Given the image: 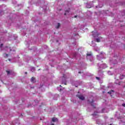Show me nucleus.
<instances>
[{"mask_svg":"<svg viewBox=\"0 0 125 125\" xmlns=\"http://www.w3.org/2000/svg\"><path fill=\"white\" fill-rule=\"evenodd\" d=\"M110 125H112V124H110Z\"/></svg>","mask_w":125,"mask_h":125,"instance_id":"c756f323","label":"nucleus"},{"mask_svg":"<svg viewBox=\"0 0 125 125\" xmlns=\"http://www.w3.org/2000/svg\"><path fill=\"white\" fill-rule=\"evenodd\" d=\"M3 56L6 58L7 57H8V55L7 54H4Z\"/></svg>","mask_w":125,"mask_h":125,"instance_id":"9b49d317","label":"nucleus"},{"mask_svg":"<svg viewBox=\"0 0 125 125\" xmlns=\"http://www.w3.org/2000/svg\"><path fill=\"white\" fill-rule=\"evenodd\" d=\"M60 91H61V90H62V89H60Z\"/></svg>","mask_w":125,"mask_h":125,"instance_id":"393cba45","label":"nucleus"},{"mask_svg":"<svg viewBox=\"0 0 125 125\" xmlns=\"http://www.w3.org/2000/svg\"><path fill=\"white\" fill-rule=\"evenodd\" d=\"M52 122H56L57 121V118H53L52 119Z\"/></svg>","mask_w":125,"mask_h":125,"instance_id":"1a4fd4ad","label":"nucleus"},{"mask_svg":"<svg viewBox=\"0 0 125 125\" xmlns=\"http://www.w3.org/2000/svg\"><path fill=\"white\" fill-rule=\"evenodd\" d=\"M92 53H91V52L88 53L87 54V56H92Z\"/></svg>","mask_w":125,"mask_h":125,"instance_id":"9d476101","label":"nucleus"},{"mask_svg":"<svg viewBox=\"0 0 125 125\" xmlns=\"http://www.w3.org/2000/svg\"><path fill=\"white\" fill-rule=\"evenodd\" d=\"M96 79L98 80H100V78L99 77H96Z\"/></svg>","mask_w":125,"mask_h":125,"instance_id":"dca6fc26","label":"nucleus"},{"mask_svg":"<svg viewBox=\"0 0 125 125\" xmlns=\"http://www.w3.org/2000/svg\"><path fill=\"white\" fill-rule=\"evenodd\" d=\"M60 86H61V85H60Z\"/></svg>","mask_w":125,"mask_h":125,"instance_id":"c85d7f7f","label":"nucleus"},{"mask_svg":"<svg viewBox=\"0 0 125 125\" xmlns=\"http://www.w3.org/2000/svg\"><path fill=\"white\" fill-rule=\"evenodd\" d=\"M6 72L7 75H9V74H10V72H9V71H6Z\"/></svg>","mask_w":125,"mask_h":125,"instance_id":"4468645a","label":"nucleus"},{"mask_svg":"<svg viewBox=\"0 0 125 125\" xmlns=\"http://www.w3.org/2000/svg\"><path fill=\"white\" fill-rule=\"evenodd\" d=\"M103 111H105V109L104 108H103L102 109L101 113H103Z\"/></svg>","mask_w":125,"mask_h":125,"instance_id":"f3484780","label":"nucleus"},{"mask_svg":"<svg viewBox=\"0 0 125 125\" xmlns=\"http://www.w3.org/2000/svg\"><path fill=\"white\" fill-rule=\"evenodd\" d=\"M92 115H93V116H96V113L95 112H94V113Z\"/></svg>","mask_w":125,"mask_h":125,"instance_id":"6ab92c4d","label":"nucleus"},{"mask_svg":"<svg viewBox=\"0 0 125 125\" xmlns=\"http://www.w3.org/2000/svg\"><path fill=\"white\" fill-rule=\"evenodd\" d=\"M93 37H94V38L96 37H98V36H99V34L96 33L94 34H92Z\"/></svg>","mask_w":125,"mask_h":125,"instance_id":"39448f33","label":"nucleus"},{"mask_svg":"<svg viewBox=\"0 0 125 125\" xmlns=\"http://www.w3.org/2000/svg\"><path fill=\"white\" fill-rule=\"evenodd\" d=\"M122 106H123V107H125V104H122Z\"/></svg>","mask_w":125,"mask_h":125,"instance_id":"a211bd4d","label":"nucleus"},{"mask_svg":"<svg viewBox=\"0 0 125 125\" xmlns=\"http://www.w3.org/2000/svg\"><path fill=\"white\" fill-rule=\"evenodd\" d=\"M1 46H2V44L0 45V47H1Z\"/></svg>","mask_w":125,"mask_h":125,"instance_id":"412c9836","label":"nucleus"},{"mask_svg":"<svg viewBox=\"0 0 125 125\" xmlns=\"http://www.w3.org/2000/svg\"><path fill=\"white\" fill-rule=\"evenodd\" d=\"M31 83H36L37 81L36 80V78L35 77H32L31 79Z\"/></svg>","mask_w":125,"mask_h":125,"instance_id":"7ed1b4c3","label":"nucleus"},{"mask_svg":"<svg viewBox=\"0 0 125 125\" xmlns=\"http://www.w3.org/2000/svg\"><path fill=\"white\" fill-rule=\"evenodd\" d=\"M64 15H66V13L64 14Z\"/></svg>","mask_w":125,"mask_h":125,"instance_id":"a878e982","label":"nucleus"},{"mask_svg":"<svg viewBox=\"0 0 125 125\" xmlns=\"http://www.w3.org/2000/svg\"><path fill=\"white\" fill-rule=\"evenodd\" d=\"M74 18H77V16H75Z\"/></svg>","mask_w":125,"mask_h":125,"instance_id":"4be33fe9","label":"nucleus"},{"mask_svg":"<svg viewBox=\"0 0 125 125\" xmlns=\"http://www.w3.org/2000/svg\"><path fill=\"white\" fill-rule=\"evenodd\" d=\"M25 74L26 75H27V72H25Z\"/></svg>","mask_w":125,"mask_h":125,"instance_id":"5701e85b","label":"nucleus"},{"mask_svg":"<svg viewBox=\"0 0 125 125\" xmlns=\"http://www.w3.org/2000/svg\"><path fill=\"white\" fill-rule=\"evenodd\" d=\"M79 98L80 99V100H84V97L83 95H79Z\"/></svg>","mask_w":125,"mask_h":125,"instance_id":"20e7f679","label":"nucleus"},{"mask_svg":"<svg viewBox=\"0 0 125 125\" xmlns=\"http://www.w3.org/2000/svg\"><path fill=\"white\" fill-rule=\"evenodd\" d=\"M64 75H63V77H62V83H64V84H67V83H66V79L64 78Z\"/></svg>","mask_w":125,"mask_h":125,"instance_id":"f03ea898","label":"nucleus"},{"mask_svg":"<svg viewBox=\"0 0 125 125\" xmlns=\"http://www.w3.org/2000/svg\"><path fill=\"white\" fill-rule=\"evenodd\" d=\"M112 92H114V91L111 90V91L108 92L107 93H108V94H111L112 93Z\"/></svg>","mask_w":125,"mask_h":125,"instance_id":"f8f14e48","label":"nucleus"},{"mask_svg":"<svg viewBox=\"0 0 125 125\" xmlns=\"http://www.w3.org/2000/svg\"><path fill=\"white\" fill-rule=\"evenodd\" d=\"M88 102H89L90 103H91V106L94 107V108H95V105H94V104H93V102H94V101L93 100V99H92V101L91 102L90 101H89V100H88Z\"/></svg>","mask_w":125,"mask_h":125,"instance_id":"f257e3e1","label":"nucleus"},{"mask_svg":"<svg viewBox=\"0 0 125 125\" xmlns=\"http://www.w3.org/2000/svg\"><path fill=\"white\" fill-rule=\"evenodd\" d=\"M0 13H1V12H0Z\"/></svg>","mask_w":125,"mask_h":125,"instance_id":"cd10ccee","label":"nucleus"},{"mask_svg":"<svg viewBox=\"0 0 125 125\" xmlns=\"http://www.w3.org/2000/svg\"><path fill=\"white\" fill-rule=\"evenodd\" d=\"M9 61H10V59H9Z\"/></svg>","mask_w":125,"mask_h":125,"instance_id":"bb28decb","label":"nucleus"},{"mask_svg":"<svg viewBox=\"0 0 125 125\" xmlns=\"http://www.w3.org/2000/svg\"><path fill=\"white\" fill-rule=\"evenodd\" d=\"M115 83H116V84H119V85H121V83L119 82V83H117V81L115 82Z\"/></svg>","mask_w":125,"mask_h":125,"instance_id":"ddd939ff","label":"nucleus"},{"mask_svg":"<svg viewBox=\"0 0 125 125\" xmlns=\"http://www.w3.org/2000/svg\"><path fill=\"white\" fill-rule=\"evenodd\" d=\"M31 71L32 72H35V71H36V69L35 68V67H32L31 68Z\"/></svg>","mask_w":125,"mask_h":125,"instance_id":"6e6552de","label":"nucleus"},{"mask_svg":"<svg viewBox=\"0 0 125 125\" xmlns=\"http://www.w3.org/2000/svg\"><path fill=\"white\" fill-rule=\"evenodd\" d=\"M60 27V23H58L56 25V29H59Z\"/></svg>","mask_w":125,"mask_h":125,"instance_id":"0eeeda50","label":"nucleus"},{"mask_svg":"<svg viewBox=\"0 0 125 125\" xmlns=\"http://www.w3.org/2000/svg\"><path fill=\"white\" fill-rule=\"evenodd\" d=\"M122 77H123V78H125V75H122Z\"/></svg>","mask_w":125,"mask_h":125,"instance_id":"aec40b11","label":"nucleus"},{"mask_svg":"<svg viewBox=\"0 0 125 125\" xmlns=\"http://www.w3.org/2000/svg\"><path fill=\"white\" fill-rule=\"evenodd\" d=\"M100 39H102V37H100V38H98L96 39L97 42H101Z\"/></svg>","mask_w":125,"mask_h":125,"instance_id":"423d86ee","label":"nucleus"},{"mask_svg":"<svg viewBox=\"0 0 125 125\" xmlns=\"http://www.w3.org/2000/svg\"><path fill=\"white\" fill-rule=\"evenodd\" d=\"M79 74H81V72H79Z\"/></svg>","mask_w":125,"mask_h":125,"instance_id":"b1692460","label":"nucleus"},{"mask_svg":"<svg viewBox=\"0 0 125 125\" xmlns=\"http://www.w3.org/2000/svg\"><path fill=\"white\" fill-rule=\"evenodd\" d=\"M65 11L66 12H69V11H70V9H69L67 10H65Z\"/></svg>","mask_w":125,"mask_h":125,"instance_id":"2eb2a0df","label":"nucleus"}]
</instances>
